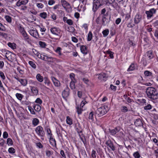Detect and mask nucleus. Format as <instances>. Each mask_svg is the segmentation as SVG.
Listing matches in <instances>:
<instances>
[{"label": "nucleus", "mask_w": 158, "mask_h": 158, "mask_svg": "<svg viewBox=\"0 0 158 158\" xmlns=\"http://www.w3.org/2000/svg\"><path fill=\"white\" fill-rule=\"evenodd\" d=\"M146 93L148 97L151 99L156 100L158 98V93L154 88H147L146 89Z\"/></svg>", "instance_id": "obj_1"}, {"label": "nucleus", "mask_w": 158, "mask_h": 158, "mask_svg": "<svg viewBox=\"0 0 158 158\" xmlns=\"http://www.w3.org/2000/svg\"><path fill=\"white\" fill-rule=\"evenodd\" d=\"M50 31L52 33L56 35V40L60 39L61 35H60V31L59 29L56 27H53L50 29Z\"/></svg>", "instance_id": "obj_2"}, {"label": "nucleus", "mask_w": 158, "mask_h": 158, "mask_svg": "<svg viewBox=\"0 0 158 158\" xmlns=\"http://www.w3.org/2000/svg\"><path fill=\"white\" fill-rule=\"evenodd\" d=\"M156 12V9L154 8L150 9L148 11H146L145 13L147 15V17L148 19H151L153 16V14Z\"/></svg>", "instance_id": "obj_3"}, {"label": "nucleus", "mask_w": 158, "mask_h": 158, "mask_svg": "<svg viewBox=\"0 0 158 158\" xmlns=\"http://www.w3.org/2000/svg\"><path fill=\"white\" fill-rule=\"evenodd\" d=\"M35 131L37 134L40 137H43L44 135L43 128L41 126H37L35 129Z\"/></svg>", "instance_id": "obj_4"}, {"label": "nucleus", "mask_w": 158, "mask_h": 158, "mask_svg": "<svg viewBox=\"0 0 158 158\" xmlns=\"http://www.w3.org/2000/svg\"><path fill=\"white\" fill-rule=\"evenodd\" d=\"M96 114H98L99 116H101L106 114L107 112V110L104 106H102L98 108L96 112Z\"/></svg>", "instance_id": "obj_5"}, {"label": "nucleus", "mask_w": 158, "mask_h": 158, "mask_svg": "<svg viewBox=\"0 0 158 158\" xmlns=\"http://www.w3.org/2000/svg\"><path fill=\"white\" fill-rule=\"evenodd\" d=\"M142 19V16L139 13H138L135 16L134 23L136 24L139 23Z\"/></svg>", "instance_id": "obj_6"}, {"label": "nucleus", "mask_w": 158, "mask_h": 158, "mask_svg": "<svg viewBox=\"0 0 158 158\" xmlns=\"http://www.w3.org/2000/svg\"><path fill=\"white\" fill-rule=\"evenodd\" d=\"M69 90L70 89L68 87L63 90L62 93V96L65 99L69 96Z\"/></svg>", "instance_id": "obj_7"}, {"label": "nucleus", "mask_w": 158, "mask_h": 158, "mask_svg": "<svg viewBox=\"0 0 158 158\" xmlns=\"http://www.w3.org/2000/svg\"><path fill=\"white\" fill-rule=\"evenodd\" d=\"M29 32L31 35L35 38H38L39 37L38 33L36 30H31Z\"/></svg>", "instance_id": "obj_8"}, {"label": "nucleus", "mask_w": 158, "mask_h": 158, "mask_svg": "<svg viewBox=\"0 0 158 158\" xmlns=\"http://www.w3.org/2000/svg\"><path fill=\"white\" fill-rule=\"evenodd\" d=\"M28 0H19L16 4L17 6H20L21 5H25L28 2Z\"/></svg>", "instance_id": "obj_9"}, {"label": "nucleus", "mask_w": 158, "mask_h": 158, "mask_svg": "<svg viewBox=\"0 0 158 158\" xmlns=\"http://www.w3.org/2000/svg\"><path fill=\"white\" fill-rule=\"evenodd\" d=\"M106 144L113 151H114L115 150V147L112 142L110 140H108L107 141L106 143Z\"/></svg>", "instance_id": "obj_10"}, {"label": "nucleus", "mask_w": 158, "mask_h": 158, "mask_svg": "<svg viewBox=\"0 0 158 158\" xmlns=\"http://www.w3.org/2000/svg\"><path fill=\"white\" fill-rule=\"evenodd\" d=\"M15 78L18 81H19L21 85L24 86H26L27 83V80L25 79L19 78L17 77Z\"/></svg>", "instance_id": "obj_11"}, {"label": "nucleus", "mask_w": 158, "mask_h": 158, "mask_svg": "<svg viewBox=\"0 0 158 158\" xmlns=\"http://www.w3.org/2000/svg\"><path fill=\"white\" fill-rule=\"evenodd\" d=\"M107 78L106 74L104 73H101L99 75L98 78L100 80L106 81Z\"/></svg>", "instance_id": "obj_12"}, {"label": "nucleus", "mask_w": 158, "mask_h": 158, "mask_svg": "<svg viewBox=\"0 0 158 158\" xmlns=\"http://www.w3.org/2000/svg\"><path fill=\"white\" fill-rule=\"evenodd\" d=\"M80 50L81 52L84 54H86L88 53L87 48L86 46L82 45L80 46Z\"/></svg>", "instance_id": "obj_13"}, {"label": "nucleus", "mask_w": 158, "mask_h": 158, "mask_svg": "<svg viewBox=\"0 0 158 158\" xmlns=\"http://www.w3.org/2000/svg\"><path fill=\"white\" fill-rule=\"evenodd\" d=\"M22 35L24 40L27 42L28 43H29L30 42L31 40L29 38L28 35L27 34V33L25 32L22 34Z\"/></svg>", "instance_id": "obj_14"}, {"label": "nucleus", "mask_w": 158, "mask_h": 158, "mask_svg": "<svg viewBox=\"0 0 158 158\" xmlns=\"http://www.w3.org/2000/svg\"><path fill=\"white\" fill-rule=\"evenodd\" d=\"M102 4H97L96 2H94L93 4V10L94 12H95L101 6Z\"/></svg>", "instance_id": "obj_15"}, {"label": "nucleus", "mask_w": 158, "mask_h": 158, "mask_svg": "<svg viewBox=\"0 0 158 158\" xmlns=\"http://www.w3.org/2000/svg\"><path fill=\"white\" fill-rule=\"evenodd\" d=\"M52 79L54 85L58 87L60 86V82L57 80L55 77H52Z\"/></svg>", "instance_id": "obj_16"}, {"label": "nucleus", "mask_w": 158, "mask_h": 158, "mask_svg": "<svg viewBox=\"0 0 158 158\" xmlns=\"http://www.w3.org/2000/svg\"><path fill=\"white\" fill-rule=\"evenodd\" d=\"M61 3L62 6L64 8H66L67 7L70 6L69 3L64 0H61Z\"/></svg>", "instance_id": "obj_17"}, {"label": "nucleus", "mask_w": 158, "mask_h": 158, "mask_svg": "<svg viewBox=\"0 0 158 158\" xmlns=\"http://www.w3.org/2000/svg\"><path fill=\"white\" fill-rule=\"evenodd\" d=\"M100 15H102V17H107L108 15V12H106V10L105 8L102 9L101 11Z\"/></svg>", "instance_id": "obj_18"}, {"label": "nucleus", "mask_w": 158, "mask_h": 158, "mask_svg": "<svg viewBox=\"0 0 158 158\" xmlns=\"http://www.w3.org/2000/svg\"><path fill=\"white\" fill-rule=\"evenodd\" d=\"M31 90L34 95H37L38 90L37 88L35 87H31Z\"/></svg>", "instance_id": "obj_19"}, {"label": "nucleus", "mask_w": 158, "mask_h": 158, "mask_svg": "<svg viewBox=\"0 0 158 158\" xmlns=\"http://www.w3.org/2000/svg\"><path fill=\"white\" fill-rule=\"evenodd\" d=\"M134 124L136 127H138L141 126L142 123L141 120L140 119H137L135 121Z\"/></svg>", "instance_id": "obj_20"}, {"label": "nucleus", "mask_w": 158, "mask_h": 158, "mask_svg": "<svg viewBox=\"0 0 158 158\" xmlns=\"http://www.w3.org/2000/svg\"><path fill=\"white\" fill-rule=\"evenodd\" d=\"M36 78L37 80L40 82H42L44 80L43 77L41 76L40 74H38L36 76Z\"/></svg>", "instance_id": "obj_21"}, {"label": "nucleus", "mask_w": 158, "mask_h": 158, "mask_svg": "<svg viewBox=\"0 0 158 158\" xmlns=\"http://www.w3.org/2000/svg\"><path fill=\"white\" fill-rule=\"evenodd\" d=\"M82 108H81V106H77L76 107L77 109V112L78 114H81L82 113V112L83 111Z\"/></svg>", "instance_id": "obj_22"}, {"label": "nucleus", "mask_w": 158, "mask_h": 158, "mask_svg": "<svg viewBox=\"0 0 158 158\" xmlns=\"http://www.w3.org/2000/svg\"><path fill=\"white\" fill-rule=\"evenodd\" d=\"M33 107L34 110L37 112L40 111L41 109V107L38 104L34 105Z\"/></svg>", "instance_id": "obj_23"}, {"label": "nucleus", "mask_w": 158, "mask_h": 158, "mask_svg": "<svg viewBox=\"0 0 158 158\" xmlns=\"http://www.w3.org/2000/svg\"><path fill=\"white\" fill-rule=\"evenodd\" d=\"M66 121L67 123L70 125L73 124L72 119L69 116H67Z\"/></svg>", "instance_id": "obj_24"}, {"label": "nucleus", "mask_w": 158, "mask_h": 158, "mask_svg": "<svg viewBox=\"0 0 158 158\" xmlns=\"http://www.w3.org/2000/svg\"><path fill=\"white\" fill-rule=\"evenodd\" d=\"M147 56L149 60L151 59L153 57V55L152 52L151 51H148Z\"/></svg>", "instance_id": "obj_25"}, {"label": "nucleus", "mask_w": 158, "mask_h": 158, "mask_svg": "<svg viewBox=\"0 0 158 158\" xmlns=\"http://www.w3.org/2000/svg\"><path fill=\"white\" fill-rule=\"evenodd\" d=\"M135 69V64L134 63H132L128 68L127 71L128 72L134 70Z\"/></svg>", "instance_id": "obj_26"}, {"label": "nucleus", "mask_w": 158, "mask_h": 158, "mask_svg": "<svg viewBox=\"0 0 158 158\" xmlns=\"http://www.w3.org/2000/svg\"><path fill=\"white\" fill-rule=\"evenodd\" d=\"M39 123V120L37 118H34L32 120V124L34 126H37Z\"/></svg>", "instance_id": "obj_27"}, {"label": "nucleus", "mask_w": 158, "mask_h": 158, "mask_svg": "<svg viewBox=\"0 0 158 158\" xmlns=\"http://www.w3.org/2000/svg\"><path fill=\"white\" fill-rule=\"evenodd\" d=\"M106 17H102V24L104 26L106 25L108 23V21L107 20V19H106Z\"/></svg>", "instance_id": "obj_28"}, {"label": "nucleus", "mask_w": 158, "mask_h": 158, "mask_svg": "<svg viewBox=\"0 0 158 158\" xmlns=\"http://www.w3.org/2000/svg\"><path fill=\"white\" fill-rule=\"evenodd\" d=\"M8 46L13 49H15L16 48V44L14 43H11L9 42L8 44Z\"/></svg>", "instance_id": "obj_29"}, {"label": "nucleus", "mask_w": 158, "mask_h": 158, "mask_svg": "<svg viewBox=\"0 0 158 158\" xmlns=\"http://www.w3.org/2000/svg\"><path fill=\"white\" fill-rule=\"evenodd\" d=\"M109 32V30L108 29L103 30L102 32L103 36L105 37L106 36L108 35Z\"/></svg>", "instance_id": "obj_30"}, {"label": "nucleus", "mask_w": 158, "mask_h": 158, "mask_svg": "<svg viewBox=\"0 0 158 158\" xmlns=\"http://www.w3.org/2000/svg\"><path fill=\"white\" fill-rule=\"evenodd\" d=\"M16 96L19 100L20 101L22 100L23 97L22 94L19 93H16Z\"/></svg>", "instance_id": "obj_31"}, {"label": "nucleus", "mask_w": 158, "mask_h": 158, "mask_svg": "<svg viewBox=\"0 0 158 158\" xmlns=\"http://www.w3.org/2000/svg\"><path fill=\"white\" fill-rule=\"evenodd\" d=\"M44 83L45 85H47L48 86H49L50 84V81L48 78L47 77H44Z\"/></svg>", "instance_id": "obj_32"}, {"label": "nucleus", "mask_w": 158, "mask_h": 158, "mask_svg": "<svg viewBox=\"0 0 158 158\" xmlns=\"http://www.w3.org/2000/svg\"><path fill=\"white\" fill-rule=\"evenodd\" d=\"M75 81H71L70 83V87L72 89L75 88Z\"/></svg>", "instance_id": "obj_33"}, {"label": "nucleus", "mask_w": 158, "mask_h": 158, "mask_svg": "<svg viewBox=\"0 0 158 158\" xmlns=\"http://www.w3.org/2000/svg\"><path fill=\"white\" fill-rule=\"evenodd\" d=\"M93 35L91 31H89L88 33L87 37V40L90 41L91 40L92 38Z\"/></svg>", "instance_id": "obj_34"}, {"label": "nucleus", "mask_w": 158, "mask_h": 158, "mask_svg": "<svg viewBox=\"0 0 158 158\" xmlns=\"http://www.w3.org/2000/svg\"><path fill=\"white\" fill-rule=\"evenodd\" d=\"M13 142L11 138H8L7 140V144L8 145H11L13 144Z\"/></svg>", "instance_id": "obj_35"}, {"label": "nucleus", "mask_w": 158, "mask_h": 158, "mask_svg": "<svg viewBox=\"0 0 158 158\" xmlns=\"http://www.w3.org/2000/svg\"><path fill=\"white\" fill-rule=\"evenodd\" d=\"M54 58L52 57H48L45 55V61L52 62L53 61Z\"/></svg>", "instance_id": "obj_36"}, {"label": "nucleus", "mask_w": 158, "mask_h": 158, "mask_svg": "<svg viewBox=\"0 0 158 158\" xmlns=\"http://www.w3.org/2000/svg\"><path fill=\"white\" fill-rule=\"evenodd\" d=\"M39 44L41 47L43 48H45L46 46V44L44 42L41 41L39 42Z\"/></svg>", "instance_id": "obj_37"}, {"label": "nucleus", "mask_w": 158, "mask_h": 158, "mask_svg": "<svg viewBox=\"0 0 158 158\" xmlns=\"http://www.w3.org/2000/svg\"><path fill=\"white\" fill-rule=\"evenodd\" d=\"M18 27L19 30L21 34L26 32V31H25L24 28L23 27H22L21 25L20 24H19V25Z\"/></svg>", "instance_id": "obj_38"}, {"label": "nucleus", "mask_w": 158, "mask_h": 158, "mask_svg": "<svg viewBox=\"0 0 158 158\" xmlns=\"http://www.w3.org/2000/svg\"><path fill=\"white\" fill-rule=\"evenodd\" d=\"M133 156L135 158H139L140 157L139 153L137 151L135 152L133 154Z\"/></svg>", "instance_id": "obj_39"}, {"label": "nucleus", "mask_w": 158, "mask_h": 158, "mask_svg": "<svg viewBox=\"0 0 158 158\" xmlns=\"http://www.w3.org/2000/svg\"><path fill=\"white\" fill-rule=\"evenodd\" d=\"M29 64L34 69L36 68V66L33 62L30 61H29Z\"/></svg>", "instance_id": "obj_40"}, {"label": "nucleus", "mask_w": 158, "mask_h": 158, "mask_svg": "<svg viewBox=\"0 0 158 158\" xmlns=\"http://www.w3.org/2000/svg\"><path fill=\"white\" fill-rule=\"evenodd\" d=\"M40 16L42 18L45 19L47 18V14L46 12H42L40 14Z\"/></svg>", "instance_id": "obj_41"}, {"label": "nucleus", "mask_w": 158, "mask_h": 158, "mask_svg": "<svg viewBox=\"0 0 158 158\" xmlns=\"http://www.w3.org/2000/svg\"><path fill=\"white\" fill-rule=\"evenodd\" d=\"M152 106L150 104H148L147 106L144 107V109L146 110H149L151 109Z\"/></svg>", "instance_id": "obj_42"}, {"label": "nucleus", "mask_w": 158, "mask_h": 158, "mask_svg": "<svg viewBox=\"0 0 158 158\" xmlns=\"http://www.w3.org/2000/svg\"><path fill=\"white\" fill-rule=\"evenodd\" d=\"M62 50V49L61 48L58 47H57L56 50H55V52L58 53V54L61 56L62 55V54L61 52V50Z\"/></svg>", "instance_id": "obj_43"}, {"label": "nucleus", "mask_w": 158, "mask_h": 158, "mask_svg": "<svg viewBox=\"0 0 158 158\" xmlns=\"http://www.w3.org/2000/svg\"><path fill=\"white\" fill-rule=\"evenodd\" d=\"M121 110L122 112L126 113L128 111L127 107L126 106H122L121 107Z\"/></svg>", "instance_id": "obj_44"}, {"label": "nucleus", "mask_w": 158, "mask_h": 158, "mask_svg": "<svg viewBox=\"0 0 158 158\" xmlns=\"http://www.w3.org/2000/svg\"><path fill=\"white\" fill-rule=\"evenodd\" d=\"M5 18L6 20L8 23H10L11 22V18L9 15H6L5 16Z\"/></svg>", "instance_id": "obj_45"}, {"label": "nucleus", "mask_w": 158, "mask_h": 158, "mask_svg": "<svg viewBox=\"0 0 158 158\" xmlns=\"http://www.w3.org/2000/svg\"><path fill=\"white\" fill-rule=\"evenodd\" d=\"M8 152L10 153H14L15 152V150L13 148H10L8 149Z\"/></svg>", "instance_id": "obj_46"}, {"label": "nucleus", "mask_w": 158, "mask_h": 158, "mask_svg": "<svg viewBox=\"0 0 158 158\" xmlns=\"http://www.w3.org/2000/svg\"><path fill=\"white\" fill-rule=\"evenodd\" d=\"M79 135V136L81 139V140L82 141L83 143L85 145V144H86V140L85 138V136H83L84 138H83V137H82L81 136L80 134Z\"/></svg>", "instance_id": "obj_47"}, {"label": "nucleus", "mask_w": 158, "mask_h": 158, "mask_svg": "<svg viewBox=\"0 0 158 158\" xmlns=\"http://www.w3.org/2000/svg\"><path fill=\"white\" fill-rule=\"evenodd\" d=\"M28 110L29 111H30L31 113L32 114H35V112L34 111L33 109L32 108V107H31L30 106H28Z\"/></svg>", "instance_id": "obj_48"}, {"label": "nucleus", "mask_w": 158, "mask_h": 158, "mask_svg": "<svg viewBox=\"0 0 158 158\" xmlns=\"http://www.w3.org/2000/svg\"><path fill=\"white\" fill-rule=\"evenodd\" d=\"M35 102L39 104H41L42 103V101L40 98H38L35 101Z\"/></svg>", "instance_id": "obj_49"}, {"label": "nucleus", "mask_w": 158, "mask_h": 158, "mask_svg": "<svg viewBox=\"0 0 158 158\" xmlns=\"http://www.w3.org/2000/svg\"><path fill=\"white\" fill-rule=\"evenodd\" d=\"M32 52L37 57L38 56V55L40 54V53L38 52L35 49H32Z\"/></svg>", "instance_id": "obj_50"}, {"label": "nucleus", "mask_w": 158, "mask_h": 158, "mask_svg": "<svg viewBox=\"0 0 158 158\" xmlns=\"http://www.w3.org/2000/svg\"><path fill=\"white\" fill-rule=\"evenodd\" d=\"M94 112H91L89 113V118L91 120H93L94 118Z\"/></svg>", "instance_id": "obj_51"}, {"label": "nucleus", "mask_w": 158, "mask_h": 158, "mask_svg": "<svg viewBox=\"0 0 158 158\" xmlns=\"http://www.w3.org/2000/svg\"><path fill=\"white\" fill-rule=\"evenodd\" d=\"M96 153L95 151L94 150H93L92 151V153L91 154V156L93 158H96Z\"/></svg>", "instance_id": "obj_52"}, {"label": "nucleus", "mask_w": 158, "mask_h": 158, "mask_svg": "<svg viewBox=\"0 0 158 158\" xmlns=\"http://www.w3.org/2000/svg\"><path fill=\"white\" fill-rule=\"evenodd\" d=\"M5 141V140L3 139H0V145L3 147Z\"/></svg>", "instance_id": "obj_53"}, {"label": "nucleus", "mask_w": 158, "mask_h": 158, "mask_svg": "<svg viewBox=\"0 0 158 158\" xmlns=\"http://www.w3.org/2000/svg\"><path fill=\"white\" fill-rule=\"evenodd\" d=\"M0 30L2 31H5L6 30V28L4 26L0 23Z\"/></svg>", "instance_id": "obj_54"}, {"label": "nucleus", "mask_w": 158, "mask_h": 158, "mask_svg": "<svg viewBox=\"0 0 158 158\" xmlns=\"http://www.w3.org/2000/svg\"><path fill=\"white\" fill-rule=\"evenodd\" d=\"M8 133L6 131H4L3 134V137L4 139H6L8 137Z\"/></svg>", "instance_id": "obj_55"}, {"label": "nucleus", "mask_w": 158, "mask_h": 158, "mask_svg": "<svg viewBox=\"0 0 158 158\" xmlns=\"http://www.w3.org/2000/svg\"><path fill=\"white\" fill-rule=\"evenodd\" d=\"M107 53L108 54H109V56L110 58H113V53L112 52L110 51H107Z\"/></svg>", "instance_id": "obj_56"}, {"label": "nucleus", "mask_w": 158, "mask_h": 158, "mask_svg": "<svg viewBox=\"0 0 158 158\" xmlns=\"http://www.w3.org/2000/svg\"><path fill=\"white\" fill-rule=\"evenodd\" d=\"M66 22L67 23L70 25H71L73 24L72 20L70 19H68L66 20Z\"/></svg>", "instance_id": "obj_57"}, {"label": "nucleus", "mask_w": 158, "mask_h": 158, "mask_svg": "<svg viewBox=\"0 0 158 158\" xmlns=\"http://www.w3.org/2000/svg\"><path fill=\"white\" fill-rule=\"evenodd\" d=\"M75 75L74 73H71L70 75V77L71 79V81H75L74 79Z\"/></svg>", "instance_id": "obj_58"}, {"label": "nucleus", "mask_w": 158, "mask_h": 158, "mask_svg": "<svg viewBox=\"0 0 158 158\" xmlns=\"http://www.w3.org/2000/svg\"><path fill=\"white\" fill-rule=\"evenodd\" d=\"M137 101L141 103H146V100L144 99H138Z\"/></svg>", "instance_id": "obj_59"}, {"label": "nucleus", "mask_w": 158, "mask_h": 158, "mask_svg": "<svg viewBox=\"0 0 158 158\" xmlns=\"http://www.w3.org/2000/svg\"><path fill=\"white\" fill-rule=\"evenodd\" d=\"M144 74L145 76H150L152 73L148 71H146L144 72Z\"/></svg>", "instance_id": "obj_60"}, {"label": "nucleus", "mask_w": 158, "mask_h": 158, "mask_svg": "<svg viewBox=\"0 0 158 158\" xmlns=\"http://www.w3.org/2000/svg\"><path fill=\"white\" fill-rule=\"evenodd\" d=\"M0 76L3 80H4L5 78V77L4 73L2 71L0 72Z\"/></svg>", "instance_id": "obj_61"}, {"label": "nucleus", "mask_w": 158, "mask_h": 158, "mask_svg": "<svg viewBox=\"0 0 158 158\" xmlns=\"http://www.w3.org/2000/svg\"><path fill=\"white\" fill-rule=\"evenodd\" d=\"M82 80L86 84H88L89 81L88 79L84 78L82 79Z\"/></svg>", "instance_id": "obj_62"}, {"label": "nucleus", "mask_w": 158, "mask_h": 158, "mask_svg": "<svg viewBox=\"0 0 158 158\" xmlns=\"http://www.w3.org/2000/svg\"><path fill=\"white\" fill-rule=\"evenodd\" d=\"M76 130L78 134L82 133V130L81 127L79 128H76Z\"/></svg>", "instance_id": "obj_63"}, {"label": "nucleus", "mask_w": 158, "mask_h": 158, "mask_svg": "<svg viewBox=\"0 0 158 158\" xmlns=\"http://www.w3.org/2000/svg\"><path fill=\"white\" fill-rule=\"evenodd\" d=\"M55 2L54 0H49L48 2V4L49 5H52L55 3Z\"/></svg>", "instance_id": "obj_64"}]
</instances>
